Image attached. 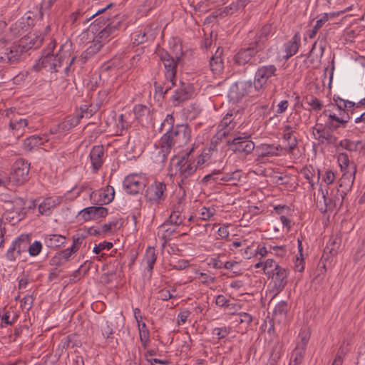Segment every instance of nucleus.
I'll return each mask as SVG.
<instances>
[{
    "instance_id": "nucleus-14",
    "label": "nucleus",
    "mask_w": 365,
    "mask_h": 365,
    "mask_svg": "<svg viewBox=\"0 0 365 365\" xmlns=\"http://www.w3.org/2000/svg\"><path fill=\"white\" fill-rule=\"evenodd\" d=\"M145 178L140 175H128L123 181V187L130 195H137L145 188Z\"/></svg>"
},
{
    "instance_id": "nucleus-50",
    "label": "nucleus",
    "mask_w": 365,
    "mask_h": 365,
    "mask_svg": "<svg viewBox=\"0 0 365 365\" xmlns=\"http://www.w3.org/2000/svg\"><path fill=\"white\" fill-rule=\"evenodd\" d=\"M130 126V125L128 120L124 119V115H120L116 123L117 133H119L118 135H122L123 131L127 130Z\"/></svg>"
},
{
    "instance_id": "nucleus-32",
    "label": "nucleus",
    "mask_w": 365,
    "mask_h": 365,
    "mask_svg": "<svg viewBox=\"0 0 365 365\" xmlns=\"http://www.w3.org/2000/svg\"><path fill=\"white\" fill-rule=\"evenodd\" d=\"M82 344L81 340L78 339V336L76 334H72L66 336L61 340L60 346L62 349H73L75 347L81 346Z\"/></svg>"
},
{
    "instance_id": "nucleus-13",
    "label": "nucleus",
    "mask_w": 365,
    "mask_h": 365,
    "mask_svg": "<svg viewBox=\"0 0 365 365\" xmlns=\"http://www.w3.org/2000/svg\"><path fill=\"white\" fill-rule=\"evenodd\" d=\"M252 88L250 81H238L231 85L228 91V97L231 101H238L249 94Z\"/></svg>"
},
{
    "instance_id": "nucleus-17",
    "label": "nucleus",
    "mask_w": 365,
    "mask_h": 365,
    "mask_svg": "<svg viewBox=\"0 0 365 365\" xmlns=\"http://www.w3.org/2000/svg\"><path fill=\"white\" fill-rule=\"evenodd\" d=\"M313 135L321 143L336 144L338 140V138L327 130L325 125L322 124L317 123L313 127Z\"/></svg>"
},
{
    "instance_id": "nucleus-22",
    "label": "nucleus",
    "mask_w": 365,
    "mask_h": 365,
    "mask_svg": "<svg viewBox=\"0 0 365 365\" xmlns=\"http://www.w3.org/2000/svg\"><path fill=\"white\" fill-rule=\"evenodd\" d=\"M27 125L28 120L23 118L19 113H14L13 116L10 118L9 128L12 130L16 131L17 138H19L23 135V130Z\"/></svg>"
},
{
    "instance_id": "nucleus-42",
    "label": "nucleus",
    "mask_w": 365,
    "mask_h": 365,
    "mask_svg": "<svg viewBox=\"0 0 365 365\" xmlns=\"http://www.w3.org/2000/svg\"><path fill=\"white\" fill-rule=\"evenodd\" d=\"M231 327L223 326L221 327H215L212 330V334L217 339H222L226 338L231 332Z\"/></svg>"
},
{
    "instance_id": "nucleus-3",
    "label": "nucleus",
    "mask_w": 365,
    "mask_h": 365,
    "mask_svg": "<svg viewBox=\"0 0 365 365\" xmlns=\"http://www.w3.org/2000/svg\"><path fill=\"white\" fill-rule=\"evenodd\" d=\"M63 46H61L59 52L56 55L50 53L48 51H43L41 58L35 66L46 68L51 72H58V68L61 67L64 63H68L65 68V74L69 75L71 67L76 60V56H72L69 59L70 53L68 51H63Z\"/></svg>"
},
{
    "instance_id": "nucleus-29",
    "label": "nucleus",
    "mask_w": 365,
    "mask_h": 365,
    "mask_svg": "<svg viewBox=\"0 0 365 365\" xmlns=\"http://www.w3.org/2000/svg\"><path fill=\"white\" fill-rule=\"evenodd\" d=\"M120 26V21L114 23L113 21L108 23L106 26L96 36L98 41H101L102 43L107 41L108 38L113 34Z\"/></svg>"
},
{
    "instance_id": "nucleus-57",
    "label": "nucleus",
    "mask_w": 365,
    "mask_h": 365,
    "mask_svg": "<svg viewBox=\"0 0 365 365\" xmlns=\"http://www.w3.org/2000/svg\"><path fill=\"white\" fill-rule=\"evenodd\" d=\"M42 245L39 241H35L28 248L29 253L31 256H37L41 251Z\"/></svg>"
},
{
    "instance_id": "nucleus-49",
    "label": "nucleus",
    "mask_w": 365,
    "mask_h": 365,
    "mask_svg": "<svg viewBox=\"0 0 365 365\" xmlns=\"http://www.w3.org/2000/svg\"><path fill=\"white\" fill-rule=\"evenodd\" d=\"M302 174L306 178L309 183L310 184V186L312 188L314 187V182H313V178L314 176V170L312 166L309 167H304L301 170Z\"/></svg>"
},
{
    "instance_id": "nucleus-27",
    "label": "nucleus",
    "mask_w": 365,
    "mask_h": 365,
    "mask_svg": "<svg viewBox=\"0 0 365 365\" xmlns=\"http://www.w3.org/2000/svg\"><path fill=\"white\" fill-rule=\"evenodd\" d=\"M272 31V27L271 24H267L264 25L256 34L255 41H252V43H256L257 46L259 45L260 46V49L262 51L264 48V43Z\"/></svg>"
},
{
    "instance_id": "nucleus-34",
    "label": "nucleus",
    "mask_w": 365,
    "mask_h": 365,
    "mask_svg": "<svg viewBox=\"0 0 365 365\" xmlns=\"http://www.w3.org/2000/svg\"><path fill=\"white\" fill-rule=\"evenodd\" d=\"M215 214V210L207 207H202L201 210V221L203 222V224L199 223L197 225L200 227V233L207 232V229L208 227H210V224L205 222L206 220H209L211 217H212Z\"/></svg>"
},
{
    "instance_id": "nucleus-1",
    "label": "nucleus",
    "mask_w": 365,
    "mask_h": 365,
    "mask_svg": "<svg viewBox=\"0 0 365 365\" xmlns=\"http://www.w3.org/2000/svg\"><path fill=\"white\" fill-rule=\"evenodd\" d=\"M175 118L173 114H168L161 123L160 131L166 132L160 140L158 152L161 163H165L168 155L174 148H181L187 145L191 138V128L187 124L174 125Z\"/></svg>"
},
{
    "instance_id": "nucleus-25",
    "label": "nucleus",
    "mask_w": 365,
    "mask_h": 365,
    "mask_svg": "<svg viewBox=\"0 0 365 365\" xmlns=\"http://www.w3.org/2000/svg\"><path fill=\"white\" fill-rule=\"evenodd\" d=\"M46 136L39 137L38 135H31L24 140L23 148L26 151H31L35 148H38L48 142Z\"/></svg>"
},
{
    "instance_id": "nucleus-41",
    "label": "nucleus",
    "mask_w": 365,
    "mask_h": 365,
    "mask_svg": "<svg viewBox=\"0 0 365 365\" xmlns=\"http://www.w3.org/2000/svg\"><path fill=\"white\" fill-rule=\"evenodd\" d=\"M171 225L168 222H165L159 227L158 234L162 232V238L166 242L170 240L171 235L175 232V228L170 227Z\"/></svg>"
},
{
    "instance_id": "nucleus-62",
    "label": "nucleus",
    "mask_w": 365,
    "mask_h": 365,
    "mask_svg": "<svg viewBox=\"0 0 365 365\" xmlns=\"http://www.w3.org/2000/svg\"><path fill=\"white\" fill-rule=\"evenodd\" d=\"M86 262L84 264H82L77 270H76L73 274V277L74 280H78L81 276L86 274V273L88 271L89 267L86 266Z\"/></svg>"
},
{
    "instance_id": "nucleus-52",
    "label": "nucleus",
    "mask_w": 365,
    "mask_h": 365,
    "mask_svg": "<svg viewBox=\"0 0 365 365\" xmlns=\"http://www.w3.org/2000/svg\"><path fill=\"white\" fill-rule=\"evenodd\" d=\"M228 303L225 304L224 311L228 314H235L238 310L241 309V305L236 302H231L228 300Z\"/></svg>"
},
{
    "instance_id": "nucleus-24",
    "label": "nucleus",
    "mask_w": 365,
    "mask_h": 365,
    "mask_svg": "<svg viewBox=\"0 0 365 365\" xmlns=\"http://www.w3.org/2000/svg\"><path fill=\"white\" fill-rule=\"evenodd\" d=\"M336 147H341L349 152L361 153L365 150V144L361 140L354 141L350 139H344L340 140Z\"/></svg>"
},
{
    "instance_id": "nucleus-20",
    "label": "nucleus",
    "mask_w": 365,
    "mask_h": 365,
    "mask_svg": "<svg viewBox=\"0 0 365 365\" xmlns=\"http://www.w3.org/2000/svg\"><path fill=\"white\" fill-rule=\"evenodd\" d=\"M356 172V167L355 164H353L350 170H346L343 173L339 180V187H337L339 190H341L343 193L347 194L348 192L351 190L355 179Z\"/></svg>"
},
{
    "instance_id": "nucleus-58",
    "label": "nucleus",
    "mask_w": 365,
    "mask_h": 365,
    "mask_svg": "<svg viewBox=\"0 0 365 365\" xmlns=\"http://www.w3.org/2000/svg\"><path fill=\"white\" fill-rule=\"evenodd\" d=\"M307 103L314 110H320L323 107L322 102L316 97L311 96L309 98H307Z\"/></svg>"
},
{
    "instance_id": "nucleus-36",
    "label": "nucleus",
    "mask_w": 365,
    "mask_h": 365,
    "mask_svg": "<svg viewBox=\"0 0 365 365\" xmlns=\"http://www.w3.org/2000/svg\"><path fill=\"white\" fill-rule=\"evenodd\" d=\"M283 139L287 142V145L284 149L287 153H292L298 145L297 137L293 135L292 132H287L284 133Z\"/></svg>"
},
{
    "instance_id": "nucleus-15",
    "label": "nucleus",
    "mask_w": 365,
    "mask_h": 365,
    "mask_svg": "<svg viewBox=\"0 0 365 365\" xmlns=\"http://www.w3.org/2000/svg\"><path fill=\"white\" fill-rule=\"evenodd\" d=\"M233 120L232 114L227 113L220 121L218 125L219 130L214 137L216 143L218 141H222L235 128L236 123Z\"/></svg>"
},
{
    "instance_id": "nucleus-5",
    "label": "nucleus",
    "mask_w": 365,
    "mask_h": 365,
    "mask_svg": "<svg viewBox=\"0 0 365 365\" xmlns=\"http://www.w3.org/2000/svg\"><path fill=\"white\" fill-rule=\"evenodd\" d=\"M157 54L165 67V77L170 79L176 78L177 66L182 59L183 52L180 45H175L171 52L158 49Z\"/></svg>"
},
{
    "instance_id": "nucleus-59",
    "label": "nucleus",
    "mask_w": 365,
    "mask_h": 365,
    "mask_svg": "<svg viewBox=\"0 0 365 365\" xmlns=\"http://www.w3.org/2000/svg\"><path fill=\"white\" fill-rule=\"evenodd\" d=\"M109 92L108 90L100 91L98 93L97 105L100 107L108 101Z\"/></svg>"
},
{
    "instance_id": "nucleus-61",
    "label": "nucleus",
    "mask_w": 365,
    "mask_h": 365,
    "mask_svg": "<svg viewBox=\"0 0 365 365\" xmlns=\"http://www.w3.org/2000/svg\"><path fill=\"white\" fill-rule=\"evenodd\" d=\"M209 152L210 150H204L203 152L198 156L197 163L195 164V165H197V168L210 160V156L209 155Z\"/></svg>"
},
{
    "instance_id": "nucleus-48",
    "label": "nucleus",
    "mask_w": 365,
    "mask_h": 365,
    "mask_svg": "<svg viewBox=\"0 0 365 365\" xmlns=\"http://www.w3.org/2000/svg\"><path fill=\"white\" fill-rule=\"evenodd\" d=\"M305 350L306 349H303V347H299L296 346L291 354L290 359L293 361H298L302 363L304 359Z\"/></svg>"
},
{
    "instance_id": "nucleus-45",
    "label": "nucleus",
    "mask_w": 365,
    "mask_h": 365,
    "mask_svg": "<svg viewBox=\"0 0 365 365\" xmlns=\"http://www.w3.org/2000/svg\"><path fill=\"white\" fill-rule=\"evenodd\" d=\"M184 218V216L182 215L179 210H173L167 222L170 223V225L178 226L182 223Z\"/></svg>"
},
{
    "instance_id": "nucleus-35",
    "label": "nucleus",
    "mask_w": 365,
    "mask_h": 365,
    "mask_svg": "<svg viewBox=\"0 0 365 365\" xmlns=\"http://www.w3.org/2000/svg\"><path fill=\"white\" fill-rule=\"evenodd\" d=\"M66 237L61 235H49L45 238L46 245L51 248H57L62 245Z\"/></svg>"
},
{
    "instance_id": "nucleus-46",
    "label": "nucleus",
    "mask_w": 365,
    "mask_h": 365,
    "mask_svg": "<svg viewBox=\"0 0 365 365\" xmlns=\"http://www.w3.org/2000/svg\"><path fill=\"white\" fill-rule=\"evenodd\" d=\"M309 331L306 329H302L299 334V338L300 339V341L297 344V346L303 347V349H306L307 345L309 340Z\"/></svg>"
},
{
    "instance_id": "nucleus-21",
    "label": "nucleus",
    "mask_w": 365,
    "mask_h": 365,
    "mask_svg": "<svg viewBox=\"0 0 365 365\" xmlns=\"http://www.w3.org/2000/svg\"><path fill=\"white\" fill-rule=\"evenodd\" d=\"M104 148L102 145H95L91 150L90 159L95 173L101 168L104 161Z\"/></svg>"
},
{
    "instance_id": "nucleus-55",
    "label": "nucleus",
    "mask_w": 365,
    "mask_h": 365,
    "mask_svg": "<svg viewBox=\"0 0 365 365\" xmlns=\"http://www.w3.org/2000/svg\"><path fill=\"white\" fill-rule=\"evenodd\" d=\"M114 188L110 185L106 186L103 191L104 204L110 202L114 199Z\"/></svg>"
},
{
    "instance_id": "nucleus-33",
    "label": "nucleus",
    "mask_w": 365,
    "mask_h": 365,
    "mask_svg": "<svg viewBox=\"0 0 365 365\" xmlns=\"http://www.w3.org/2000/svg\"><path fill=\"white\" fill-rule=\"evenodd\" d=\"M133 112L135 115V118L140 123H144L148 121L150 115V110L146 106L142 104H137L134 106Z\"/></svg>"
},
{
    "instance_id": "nucleus-28",
    "label": "nucleus",
    "mask_w": 365,
    "mask_h": 365,
    "mask_svg": "<svg viewBox=\"0 0 365 365\" xmlns=\"http://www.w3.org/2000/svg\"><path fill=\"white\" fill-rule=\"evenodd\" d=\"M175 78L170 79L168 78H165V81L164 82H160L159 81L154 82V87L156 93H160L161 96L164 97V96L170 91L173 86H175Z\"/></svg>"
},
{
    "instance_id": "nucleus-2",
    "label": "nucleus",
    "mask_w": 365,
    "mask_h": 365,
    "mask_svg": "<svg viewBox=\"0 0 365 365\" xmlns=\"http://www.w3.org/2000/svg\"><path fill=\"white\" fill-rule=\"evenodd\" d=\"M43 38L36 37L35 39L30 36L21 38L19 41L8 46V41L4 38L0 39V63L10 64L22 61L26 52L31 48H38L42 43Z\"/></svg>"
},
{
    "instance_id": "nucleus-38",
    "label": "nucleus",
    "mask_w": 365,
    "mask_h": 365,
    "mask_svg": "<svg viewBox=\"0 0 365 365\" xmlns=\"http://www.w3.org/2000/svg\"><path fill=\"white\" fill-rule=\"evenodd\" d=\"M140 340L142 344V346L144 348H146L150 342V331L147 327L145 323H142L140 324V327L138 328Z\"/></svg>"
},
{
    "instance_id": "nucleus-37",
    "label": "nucleus",
    "mask_w": 365,
    "mask_h": 365,
    "mask_svg": "<svg viewBox=\"0 0 365 365\" xmlns=\"http://www.w3.org/2000/svg\"><path fill=\"white\" fill-rule=\"evenodd\" d=\"M324 50V47L321 44L319 46L317 49V42L316 41L313 44L312 48L307 56V58L310 59L312 63H313L315 60L319 61L323 55Z\"/></svg>"
},
{
    "instance_id": "nucleus-11",
    "label": "nucleus",
    "mask_w": 365,
    "mask_h": 365,
    "mask_svg": "<svg viewBox=\"0 0 365 365\" xmlns=\"http://www.w3.org/2000/svg\"><path fill=\"white\" fill-rule=\"evenodd\" d=\"M262 50L256 43L250 42L247 48H242L234 56L233 61L238 66H244L250 62Z\"/></svg>"
},
{
    "instance_id": "nucleus-9",
    "label": "nucleus",
    "mask_w": 365,
    "mask_h": 365,
    "mask_svg": "<svg viewBox=\"0 0 365 365\" xmlns=\"http://www.w3.org/2000/svg\"><path fill=\"white\" fill-rule=\"evenodd\" d=\"M288 274L289 270L279 265H276L273 271L266 272V275L269 278H272L273 286L271 292L273 297H276L285 287L287 284Z\"/></svg>"
},
{
    "instance_id": "nucleus-18",
    "label": "nucleus",
    "mask_w": 365,
    "mask_h": 365,
    "mask_svg": "<svg viewBox=\"0 0 365 365\" xmlns=\"http://www.w3.org/2000/svg\"><path fill=\"white\" fill-rule=\"evenodd\" d=\"M115 329L116 327L113 321L107 320L101 327V334L106 340V344L112 347L118 345V339L114 336Z\"/></svg>"
},
{
    "instance_id": "nucleus-23",
    "label": "nucleus",
    "mask_w": 365,
    "mask_h": 365,
    "mask_svg": "<svg viewBox=\"0 0 365 365\" xmlns=\"http://www.w3.org/2000/svg\"><path fill=\"white\" fill-rule=\"evenodd\" d=\"M300 34L299 32H297L290 41L284 43L285 59H289L297 52L300 46Z\"/></svg>"
},
{
    "instance_id": "nucleus-51",
    "label": "nucleus",
    "mask_w": 365,
    "mask_h": 365,
    "mask_svg": "<svg viewBox=\"0 0 365 365\" xmlns=\"http://www.w3.org/2000/svg\"><path fill=\"white\" fill-rule=\"evenodd\" d=\"M103 46V43L101 41H98L97 38L96 37L95 39L93 41V44L91 45L87 49H86V54L88 56H92L96 54L97 52L100 51Z\"/></svg>"
},
{
    "instance_id": "nucleus-26",
    "label": "nucleus",
    "mask_w": 365,
    "mask_h": 365,
    "mask_svg": "<svg viewBox=\"0 0 365 365\" xmlns=\"http://www.w3.org/2000/svg\"><path fill=\"white\" fill-rule=\"evenodd\" d=\"M257 149L259 151L257 160H259L261 157L278 155V151L282 150V148L280 145L262 144Z\"/></svg>"
},
{
    "instance_id": "nucleus-47",
    "label": "nucleus",
    "mask_w": 365,
    "mask_h": 365,
    "mask_svg": "<svg viewBox=\"0 0 365 365\" xmlns=\"http://www.w3.org/2000/svg\"><path fill=\"white\" fill-rule=\"evenodd\" d=\"M329 19V15L328 14H324L323 16L317 21L316 24L313 27L312 30L309 34V37L310 38H312L315 36L317 34L318 30L322 26V25L327 22Z\"/></svg>"
},
{
    "instance_id": "nucleus-31",
    "label": "nucleus",
    "mask_w": 365,
    "mask_h": 365,
    "mask_svg": "<svg viewBox=\"0 0 365 365\" xmlns=\"http://www.w3.org/2000/svg\"><path fill=\"white\" fill-rule=\"evenodd\" d=\"M30 241V235L28 234H21L16 239L12 245L16 247L18 256H20L21 252L26 251Z\"/></svg>"
},
{
    "instance_id": "nucleus-30",
    "label": "nucleus",
    "mask_w": 365,
    "mask_h": 365,
    "mask_svg": "<svg viewBox=\"0 0 365 365\" xmlns=\"http://www.w3.org/2000/svg\"><path fill=\"white\" fill-rule=\"evenodd\" d=\"M222 49L220 48H217L215 53L212 56L210 60V66L211 71L217 73L222 71L223 69V61L222 58Z\"/></svg>"
},
{
    "instance_id": "nucleus-10",
    "label": "nucleus",
    "mask_w": 365,
    "mask_h": 365,
    "mask_svg": "<svg viewBox=\"0 0 365 365\" xmlns=\"http://www.w3.org/2000/svg\"><path fill=\"white\" fill-rule=\"evenodd\" d=\"M194 93L195 89L192 84L180 81L170 101L174 106H180L184 102L191 99Z\"/></svg>"
},
{
    "instance_id": "nucleus-6",
    "label": "nucleus",
    "mask_w": 365,
    "mask_h": 365,
    "mask_svg": "<svg viewBox=\"0 0 365 365\" xmlns=\"http://www.w3.org/2000/svg\"><path fill=\"white\" fill-rule=\"evenodd\" d=\"M30 164L20 158L15 161L9 174V181L16 186L22 185L28 181Z\"/></svg>"
},
{
    "instance_id": "nucleus-7",
    "label": "nucleus",
    "mask_w": 365,
    "mask_h": 365,
    "mask_svg": "<svg viewBox=\"0 0 365 365\" xmlns=\"http://www.w3.org/2000/svg\"><path fill=\"white\" fill-rule=\"evenodd\" d=\"M250 138V135H237L232 140H227L226 145L233 153L247 155L254 150L255 147V143Z\"/></svg>"
},
{
    "instance_id": "nucleus-16",
    "label": "nucleus",
    "mask_w": 365,
    "mask_h": 365,
    "mask_svg": "<svg viewBox=\"0 0 365 365\" xmlns=\"http://www.w3.org/2000/svg\"><path fill=\"white\" fill-rule=\"evenodd\" d=\"M108 209L103 206H91L83 209L79 212V215L85 221L96 220L107 216Z\"/></svg>"
},
{
    "instance_id": "nucleus-19",
    "label": "nucleus",
    "mask_w": 365,
    "mask_h": 365,
    "mask_svg": "<svg viewBox=\"0 0 365 365\" xmlns=\"http://www.w3.org/2000/svg\"><path fill=\"white\" fill-rule=\"evenodd\" d=\"M166 185L162 182H155L151 184L145 190V197L150 202H158L163 198Z\"/></svg>"
},
{
    "instance_id": "nucleus-53",
    "label": "nucleus",
    "mask_w": 365,
    "mask_h": 365,
    "mask_svg": "<svg viewBox=\"0 0 365 365\" xmlns=\"http://www.w3.org/2000/svg\"><path fill=\"white\" fill-rule=\"evenodd\" d=\"M197 276L196 278L198 279L199 282L205 284H210L215 282V278L208 273H197Z\"/></svg>"
},
{
    "instance_id": "nucleus-39",
    "label": "nucleus",
    "mask_w": 365,
    "mask_h": 365,
    "mask_svg": "<svg viewBox=\"0 0 365 365\" xmlns=\"http://www.w3.org/2000/svg\"><path fill=\"white\" fill-rule=\"evenodd\" d=\"M336 106L338 109L341 110H347L349 111L354 108V107L359 108V105L356 106V103L351 101H345L339 97L336 98H334Z\"/></svg>"
},
{
    "instance_id": "nucleus-54",
    "label": "nucleus",
    "mask_w": 365,
    "mask_h": 365,
    "mask_svg": "<svg viewBox=\"0 0 365 365\" xmlns=\"http://www.w3.org/2000/svg\"><path fill=\"white\" fill-rule=\"evenodd\" d=\"M288 312V304L285 301H281L279 302L274 309V314L277 316L279 315H286Z\"/></svg>"
},
{
    "instance_id": "nucleus-64",
    "label": "nucleus",
    "mask_w": 365,
    "mask_h": 365,
    "mask_svg": "<svg viewBox=\"0 0 365 365\" xmlns=\"http://www.w3.org/2000/svg\"><path fill=\"white\" fill-rule=\"evenodd\" d=\"M236 321L240 323H245L246 324H250L252 321V317L246 312H240L238 314V319Z\"/></svg>"
},
{
    "instance_id": "nucleus-44",
    "label": "nucleus",
    "mask_w": 365,
    "mask_h": 365,
    "mask_svg": "<svg viewBox=\"0 0 365 365\" xmlns=\"http://www.w3.org/2000/svg\"><path fill=\"white\" fill-rule=\"evenodd\" d=\"M87 234L83 232H77L72 237L73 244L71 245V250L74 251H78L80 248L81 245L83 243V240L86 238Z\"/></svg>"
},
{
    "instance_id": "nucleus-56",
    "label": "nucleus",
    "mask_w": 365,
    "mask_h": 365,
    "mask_svg": "<svg viewBox=\"0 0 365 365\" xmlns=\"http://www.w3.org/2000/svg\"><path fill=\"white\" fill-rule=\"evenodd\" d=\"M221 174V171L220 170H215L212 171V173L206 175L202 179V183L207 184L211 181L215 182L218 180H220L219 175Z\"/></svg>"
},
{
    "instance_id": "nucleus-60",
    "label": "nucleus",
    "mask_w": 365,
    "mask_h": 365,
    "mask_svg": "<svg viewBox=\"0 0 365 365\" xmlns=\"http://www.w3.org/2000/svg\"><path fill=\"white\" fill-rule=\"evenodd\" d=\"M113 247V243L110 242H103L102 243H99L98 245H96L93 247V252L96 254H99L102 250H110Z\"/></svg>"
},
{
    "instance_id": "nucleus-8",
    "label": "nucleus",
    "mask_w": 365,
    "mask_h": 365,
    "mask_svg": "<svg viewBox=\"0 0 365 365\" xmlns=\"http://www.w3.org/2000/svg\"><path fill=\"white\" fill-rule=\"evenodd\" d=\"M277 68L273 64L264 65L257 68L255 71L253 86L259 91L264 88L272 77L277 76Z\"/></svg>"
},
{
    "instance_id": "nucleus-12",
    "label": "nucleus",
    "mask_w": 365,
    "mask_h": 365,
    "mask_svg": "<svg viewBox=\"0 0 365 365\" xmlns=\"http://www.w3.org/2000/svg\"><path fill=\"white\" fill-rule=\"evenodd\" d=\"M320 191L322 194V198L324 202V210H339L343 205L344 199L346 195V193H343L341 190L336 188V190H331L330 195L327 197L321 189Z\"/></svg>"
},
{
    "instance_id": "nucleus-43",
    "label": "nucleus",
    "mask_w": 365,
    "mask_h": 365,
    "mask_svg": "<svg viewBox=\"0 0 365 365\" xmlns=\"http://www.w3.org/2000/svg\"><path fill=\"white\" fill-rule=\"evenodd\" d=\"M337 160H338V162H339V165L341 167V170H344V172L346 170H350L351 166L353 165V164H354L353 163L350 165V161H349V156L345 153H339L338 155Z\"/></svg>"
},
{
    "instance_id": "nucleus-4",
    "label": "nucleus",
    "mask_w": 365,
    "mask_h": 365,
    "mask_svg": "<svg viewBox=\"0 0 365 365\" xmlns=\"http://www.w3.org/2000/svg\"><path fill=\"white\" fill-rule=\"evenodd\" d=\"M194 148L192 147L181 158L174 156L170 160V171L172 172L174 170L175 173L173 175H179L180 178V186L185 184L187 178L192 175L197 170V165H195L194 160H192L190 156Z\"/></svg>"
},
{
    "instance_id": "nucleus-63",
    "label": "nucleus",
    "mask_w": 365,
    "mask_h": 365,
    "mask_svg": "<svg viewBox=\"0 0 365 365\" xmlns=\"http://www.w3.org/2000/svg\"><path fill=\"white\" fill-rule=\"evenodd\" d=\"M240 8L242 7L237 1L231 4L230 6L225 7L223 13H225L226 15H231L235 11H238Z\"/></svg>"
},
{
    "instance_id": "nucleus-40",
    "label": "nucleus",
    "mask_w": 365,
    "mask_h": 365,
    "mask_svg": "<svg viewBox=\"0 0 365 365\" xmlns=\"http://www.w3.org/2000/svg\"><path fill=\"white\" fill-rule=\"evenodd\" d=\"M157 256L155 253L154 248L149 247L145 252V261L147 264V269L149 272H151L153 269V266L156 262Z\"/></svg>"
}]
</instances>
